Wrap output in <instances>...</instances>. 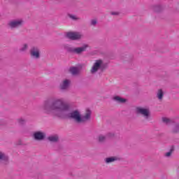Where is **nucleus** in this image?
Returning <instances> with one entry per match:
<instances>
[{
  "label": "nucleus",
  "mask_w": 179,
  "mask_h": 179,
  "mask_svg": "<svg viewBox=\"0 0 179 179\" xmlns=\"http://www.w3.org/2000/svg\"><path fill=\"white\" fill-rule=\"evenodd\" d=\"M63 48L69 54H77V55H80L82 52H85V51L89 48V45L84 44L82 47L73 48L66 44L63 45Z\"/></svg>",
  "instance_id": "f03ea898"
},
{
  "label": "nucleus",
  "mask_w": 179,
  "mask_h": 179,
  "mask_svg": "<svg viewBox=\"0 0 179 179\" xmlns=\"http://www.w3.org/2000/svg\"><path fill=\"white\" fill-rule=\"evenodd\" d=\"M65 37L69 40H71V41H78L79 40H82L85 36L80 32L68 31L66 32Z\"/></svg>",
  "instance_id": "39448f33"
},
{
  "label": "nucleus",
  "mask_w": 179,
  "mask_h": 179,
  "mask_svg": "<svg viewBox=\"0 0 179 179\" xmlns=\"http://www.w3.org/2000/svg\"><path fill=\"white\" fill-rule=\"evenodd\" d=\"M162 122H164L165 124H169V122H170V119L167 117H162Z\"/></svg>",
  "instance_id": "bb28decb"
},
{
  "label": "nucleus",
  "mask_w": 179,
  "mask_h": 179,
  "mask_svg": "<svg viewBox=\"0 0 179 179\" xmlns=\"http://www.w3.org/2000/svg\"><path fill=\"white\" fill-rule=\"evenodd\" d=\"M174 150H176V147H174V145H171L170 150L165 153V157H171V155H173V152H174Z\"/></svg>",
  "instance_id": "a211bd4d"
},
{
  "label": "nucleus",
  "mask_w": 179,
  "mask_h": 179,
  "mask_svg": "<svg viewBox=\"0 0 179 179\" xmlns=\"http://www.w3.org/2000/svg\"><path fill=\"white\" fill-rule=\"evenodd\" d=\"M0 163L3 166L9 165V156L3 152H0Z\"/></svg>",
  "instance_id": "6e6552de"
},
{
  "label": "nucleus",
  "mask_w": 179,
  "mask_h": 179,
  "mask_svg": "<svg viewBox=\"0 0 179 179\" xmlns=\"http://www.w3.org/2000/svg\"><path fill=\"white\" fill-rule=\"evenodd\" d=\"M29 55L31 58L34 59H40V57H41L40 48H38L37 46H32L29 50Z\"/></svg>",
  "instance_id": "0eeeda50"
},
{
  "label": "nucleus",
  "mask_w": 179,
  "mask_h": 179,
  "mask_svg": "<svg viewBox=\"0 0 179 179\" xmlns=\"http://www.w3.org/2000/svg\"><path fill=\"white\" fill-rule=\"evenodd\" d=\"M69 71L73 76H76V75H79V73H80V71H79V69L76 66L70 67Z\"/></svg>",
  "instance_id": "4468645a"
},
{
  "label": "nucleus",
  "mask_w": 179,
  "mask_h": 179,
  "mask_svg": "<svg viewBox=\"0 0 179 179\" xmlns=\"http://www.w3.org/2000/svg\"><path fill=\"white\" fill-rule=\"evenodd\" d=\"M48 141H49V142H52V143H58V142H59V136L58 134L50 136L48 137Z\"/></svg>",
  "instance_id": "f8f14e48"
},
{
  "label": "nucleus",
  "mask_w": 179,
  "mask_h": 179,
  "mask_svg": "<svg viewBox=\"0 0 179 179\" xmlns=\"http://www.w3.org/2000/svg\"><path fill=\"white\" fill-rule=\"evenodd\" d=\"M157 97L159 100H163V97H164V92H163V90H158L157 93Z\"/></svg>",
  "instance_id": "f3484780"
},
{
  "label": "nucleus",
  "mask_w": 179,
  "mask_h": 179,
  "mask_svg": "<svg viewBox=\"0 0 179 179\" xmlns=\"http://www.w3.org/2000/svg\"><path fill=\"white\" fill-rule=\"evenodd\" d=\"M172 134H178L179 133V123H175L172 128Z\"/></svg>",
  "instance_id": "6ab92c4d"
},
{
  "label": "nucleus",
  "mask_w": 179,
  "mask_h": 179,
  "mask_svg": "<svg viewBox=\"0 0 179 179\" xmlns=\"http://www.w3.org/2000/svg\"><path fill=\"white\" fill-rule=\"evenodd\" d=\"M68 17L70 19H72V20H79V17H76V15H73L72 14L69 13Z\"/></svg>",
  "instance_id": "5701e85b"
},
{
  "label": "nucleus",
  "mask_w": 179,
  "mask_h": 179,
  "mask_svg": "<svg viewBox=\"0 0 179 179\" xmlns=\"http://www.w3.org/2000/svg\"><path fill=\"white\" fill-rule=\"evenodd\" d=\"M42 110L45 114L56 117L60 120H73L76 124H83L86 121L92 120V110L87 109L85 115L82 116L79 110H71V105L65 103L64 99L58 98H50L44 101Z\"/></svg>",
  "instance_id": "f257e3e1"
},
{
  "label": "nucleus",
  "mask_w": 179,
  "mask_h": 179,
  "mask_svg": "<svg viewBox=\"0 0 179 179\" xmlns=\"http://www.w3.org/2000/svg\"><path fill=\"white\" fill-rule=\"evenodd\" d=\"M107 139V137L106 136H103V134H100L98 136V142L99 143H104Z\"/></svg>",
  "instance_id": "aec40b11"
},
{
  "label": "nucleus",
  "mask_w": 179,
  "mask_h": 179,
  "mask_svg": "<svg viewBox=\"0 0 179 179\" xmlns=\"http://www.w3.org/2000/svg\"><path fill=\"white\" fill-rule=\"evenodd\" d=\"M0 17H1V14H0Z\"/></svg>",
  "instance_id": "c85d7f7f"
},
{
  "label": "nucleus",
  "mask_w": 179,
  "mask_h": 179,
  "mask_svg": "<svg viewBox=\"0 0 179 179\" xmlns=\"http://www.w3.org/2000/svg\"><path fill=\"white\" fill-rule=\"evenodd\" d=\"M7 24L9 29L13 30V29H19L20 27H22L23 24H24V21L22 19L12 20Z\"/></svg>",
  "instance_id": "423d86ee"
},
{
  "label": "nucleus",
  "mask_w": 179,
  "mask_h": 179,
  "mask_svg": "<svg viewBox=\"0 0 179 179\" xmlns=\"http://www.w3.org/2000/svg\"><path fill=\"white\" fill-rule=\"evenodd\" d=\"M71 86V80L68 79H65L60 83L59 88L62 91L68 90L69 87Z\"/></svg>",
  "instance_id": "9d476101"
},
{
  "label": "nucleus",
  "mask_w": 179,
  "mask_h": 179,
  "mask_svg": "<svg viewBox=\"0 0 179 179\" xmlns=\"http://www.w3.org/2000/svg\"><path fill=\"white\" fill-rule=\"evenodd\" d=\"M113 100L120 104H124V103H127V99H124L120 96H114Z\"/></svg>",
  "instance_id": "2eb2a0df"
},
{
  "label": "nucleus",
  "mask_w": 179,
  "mask_h": 179,
  "mask_svg": "<svg viewBox=\"0 0 179 179\" xmlns=\"http://www.w3.org/2000/svg\"><path fill=\"white\" fill-rule=\"evenodd\" d=\"M121 58L123 61L131 62L132 59H134V56L129 54H122Z\"/></svg>",
  "instance_id": "ddd939ff"
},
{
  "label": "nucleus",
  "mask_w": 179,
  "mask_h": 179,
  "mask_svg": "<svg viewBox=\"0 0 179 179\" xmlns=\"http://www.w3.org/2000/svg\"><path fill=\"white\" fill-rule=\"evenodd\" d=\"M96 24H97V20H96V19L91 20L90 25L91 26H96Z\"/></svg>",
  "instance_id": "a878e982"
},
{
  "label": "nucleus",
  "mask_w": 179,
  "mask_h": 179,
  "mask_svg": "<svg viewBox=\"0 0 179 179\" xmlns=\"http://www.w3.org/2000/svg\"><path fill=\"white\" fill-rule=\"evenodd\" d=\"M35 141H44L45 139V133L43 131H35L32 135Z\"/></svg>",
  "instance_id": "1a4fd4ad"
},
{
  "label": "nucleus",
  "mask_w": 179,
  "mask_h": 179,
  "mask_svg": "<svg viewBox=\"0 0 179 179\" xmlns=\"http://www.w3.org/2000/svg\"><path fill=\"white\" fill-rule=\"evenodd\" d=\"M107 68H108V64L107 63H103L101 59L96 60L92 67L91 73H96L99 70H101V72H103V71H106Z\"/></svg>",
  "instance_id": "7ed1b4c3"
},
{
  "label": "nucleus",
  "mask_w": 179,
  "mask_h": 179,
  "mask_svg": "<svg viewBox=\"0 0 179 179\" xmlns=\"http://www.w3.org/2000/svg\"><path fill=\"white\" fill-rule=\"evenodd\" d=\"M121 158L118 157H109L104 159V162L106 164H110V163H114V162H120Z\"/></svg>",
  "instance_id": "9b49d317"
},
{
  "label": "nucleus",
  "mask_w": 179,
  "mask_h": 179,
  "mask_svg": "<svg viewBox=\"0 0 179 179\" xmlns=\"http://www.w3.org/2000/svg\"><path fill=\"white\" fill-rule=\"evenodd\" d=\"M110 15H112L113 16H117L119 15V13L117 12H111Z\"/></svg>",
  "instance_id": "cd10ccee"
},
{
  "label": "nucleus",
  "mask_w": 179,
  "mask_h": 179,
  "mask_svg": "<svg viewBox=\"0 0 179 179\" xmlns=\"http://www.w3.org/2000/svg\"><path fill=\"white\" fill-rule=\"evenodd\" d=\"M135 113L137 115H141L143 117V118L146 120L148 121V120H150V117H152V114L150 113V109L148 108H143L141 106H137L135 108Z\"/></svg>",
  "instance_id": "20e7f679"
},
{
  "label": "nucleus",
  "mask_w": 179,
  "mask_h": 179,
  "mask_svg": "<svg viewBox=\"0 0 179 179\" xmlns=\"http://www.w3.org/2000/svg\"><path fill=\"white\" fill-rule=\"evenodd\" d=\"M17 122L19 125H22V126L26 124V121L22 118L17 119Z\"/></svg>",
  "instance_id": "393cba45"
},
{
  "label": "nucleus",
  "mask_w": 179,
  "mask_h": 179,
  "mask_svg": "<svg viewBox=\"0 0 179 179\" xmlns=\"http://www.w3.org/2000/svg\"><path fill=\"white\" fill-rule=\"evenodd\" d=\"M6 125H8V122L3 119H0V126L5 127Z\"/></svg>",
  "instance_id": "b1692460"
},
{
  "label": "nucleus",
  "mask_w": 179,
  "mask_h": 179,
  "mask_svg": "<svg viewBox=\"0 0 179 179\" xmlns=\"http://www.w3.org/2000/svg\"><path fill=\"white\" fill-rule=\"evenodd\" d=\"M29 48V45L27 43H24L21 48H20V52H26Z\"/></svg>",
  "instance_id": "412c9836"
},
{
  "label": "nucleus",
  "mask_w": 179,
  "mask_h": 179,
  "mask_svg": "<svg viewBox=\"0 0 179 179\" xmlns=\"http://www.w3.org/2000/svg\"><path fill=\"white\" fill-rule=\"evenodd\" d=\"M106 138H108V139H111V138H114V136H115V133H112V132H108L106 134Z\"/></svg>",
  "instance_id": "4be33fe9"
},
{
  "label": "nucleus",
  "mask_w": 179,
  "mask_h": 179,
  "mask_svg": "<svg viewBox=\"0 0 179 179\" xmlns=\"http://www.w3.org/2000/svg\"><path fill=\"white\" fill-rule=\"evenodd\" d=\"M152 10H153V12H155L156 13H160V12H162V10H163V7H162V6L160 5H155V6H152L151 7Z\"/></svg>",
  "instance_id": "dca6fc26"
}]
</instances>
